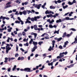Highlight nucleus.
Segmentation results:
<instances>
[{
    "label": "nucleus",
    "mask_w": 77,
    "mask_h": 77,
    "mask_svg": "<svg viewBox=\"0 0 77 77\" xmlns=\"http://www.w3.org/2000/svg\"><path fill=\"white\" fill-rule=\"evenodd\" d=\"M27 11H28V14H30V13H32V12L30 11L27 10Z\"/></svg>",
    "instance_id": "nucleus-44"
},
{
    "label": "nucleus",
    "mask_w": 77,
    "mask_h": 77,
    "mask_svg": "<svg viewBox=\"0 0 77 77\" xmlns=\"http://www.w3.org/2000/svg\"><path fill=\"white\" fill-rule=\"evenodd\" d=\"M68 4H69V5H73V2H71L69 1L68 2Z\"/></svg>",
    "instance_id": "nucleus-26"
},
{
    "label": "nucleus",
    "mask_w": 77,
    "mask_h": 77,
    "mask_svg": "<svg viewBox=\"0 0 77 77\" xmlns=\"http://www.w3.org/2000/svg\"><path fill=\"white\" fill-rule=\"evenodd\" d=\"M47 54H43L42 55V56L43 57H45V56H47Z\"/></svg>",
    "instance_id": "nucleus-60"
},
{
    "label": "nucleus",
    "mask_w": 77,
    "mask_h": 77,
    "mask_svg": "<svg viewBox=\"0 0 77 77\" xmlns=\"http://www.w3.org/2000/svg\"><path fill=\"white\" fill-rule=\"evenodd\" d=\"M75 44H77V40L75 39V41H74Z\"/></svg>",
    "instance_id": "nucleus-58"
},
{
    "label": "nucleus",
    "mask_w": 77,
    "mask_h": 77,
    "mask_svg": "<svg viewBox=\"0 0 77 77\" xmlns=\"http://www.w3.org/2000/svg\"><path fill=\"white\" fill-rule=\"evenodd\" d=\"M0 20H2H2H5V19L6 20H9V17H3V16H2L0 17Z\"/></svg>",
    "instance_id": "nucleus-1"
},
{
    "label": "nucleus",
    "mask_w": 77,
    "mask_h": 77,
    "mask_svg": "<svg viewBox=\"0 0 77 77\" xmlns=\"http://www.w3.org/2000/svg\"><path fill=\"white\" fill-rule=\"evenodd\" d=\"M46 33H48V32H46V33H44L42 35H41V36L42 37H44V36H45V34H46Z\"/></svg>",
    "instance_id": "nucleus-38"
},
{
    "label": "nucleus",
    "mask_w": 77,
    "mask_h": 77,
    "mask_svg": "<svg viewBox=\"0 0 77 77\" xmlns=\"http://www.w3.org/2000/svg\"><path fill=\"white\" fill-rule=\"evenodd\" d=\"M39 72V70H36L35 72H36V74H38V72Z\"/></svg>",
    "instance_id": "nucleus-57"
},
{
    "label": "nucleus",
    "mask_w": 77,
    "mask_h": 77,
    "mask_svg": "<svg viewBox=\"0 0 77 77\" xmlns=\"http://www.w3.org/2000/svg\"><path fill=\"white\" fill-rule=\"evenodd\" d=\"M16 51H18V46H17V45H16Z\"/></svg>",
    "instance_id": "nucleus-29"
},
{
    "label": "nucleus",
    "mask_w": 77,
    "mask_h": 77,
    "mask_svg": "<svg viewBox=\"0 0 77 77\" xmlns=\"http://www.w3.org/2000/svg\"><path fill=\"white\" fill-rule=\"evenodd\" d=\"M49 27L50 28H53V25H52L51 24H50L49 26Z\"/></svg>",
    "instance_id": "nucleus-32"
},
{
    "label": "nucleus",
    "mask_w": 77,
    "mask_h": 77,
    "mask_svg": "<svg viewBox=\"0 0 77 77\" xmlns=\"http://www.w3.org/2000/svg\"><path fill=\"white\" fill-rule=\"evenodd\" d=\"M20 50H21V51H23V52H24V50L23 49V48H20Z\"/></svg>",
    "instance_id": "nucleus-52"
},
{
    "label": "nucleus",
    "mask_w": 77,
    "mask_h": 77,
    "mask_svg": "<svg viewBox=\"0 0 77 77\" xmlns=\"http://www.w3.org/2000/svg\"><path fill=\"white\" fill-rule=\"evenodd\" d=\"M35 20H37V19H39L40 18V17L39 16H38L37 17H35Z\"/></svg>",
    "instance_id": "nucleus-22"
},
{
    "label": "nucleus",
    "mask_w": 77,
    "mask_h": 77,
    "mask_svg": "<svg viewBox=\"0 0 77 77\" xmlns=\"http://www.w3.org/2000/svg\"><path fill=\"white\" fill-rule=\"evenodd\" d=\"M65 36H66V32H65L63 33V35L62 37L63 38H64Z\"/></svg>",
    "instance_id": "nucleus-18"
},
{
    "label": "nucleus",
    "mask_w": 77,
    "mask_h": 77,
    "mask_svg": "<svg viewBox=\"0 0 77 77\" xmlns=\"http://www.w3.org/2000/svg\"><path fill=\"white\" fill-rule=\"evenodd\" d=\"M10 39V37L8 38V39L7 40V42H9V40Z\"/></svg>",
    "instance_id": "nucleus-49"
},
{
    "label": "nucleus",
    "mask_w": 77,
    "mask_h": 77,
    "mask_svg": "<svg viewBox=\"0 0 77 77\" xmlns=\"http://www.w3.org/2000/svg\"><path fill=\"white\" fill-rule=\"evenodd\" d=\"M19 14H20L21 15H23V12H21V11H20L19 12Z\"/></svg>",
    "instance_id": "nucleus-62"
},
{
    "label": "nucleus",
    "mask_w": 77,
    "mask_h": 77,
    "mask_svg": "<svg viewBox=\"0 0 77 77\" xmlns=\"http://www.w3.org/2000/svg\"><path fill=\"white\" fill-rule=\"evenodd\" d=\"M12 3V2H9L8 3H7L6 4V6H8V5H11Z\"/></svg>",
    "instance_id": "nucleus-24"
},
{
    "label": "nucleus",
    "mask_w": 77,
    "mask_h": 77,
    "mask_svg": "<svg viewBox=\"0 0 77 77\" xmlns=\"http://www.w3.org/2000/svg\"><path fill=\"white\" fill-rule=\"evenodd\" d=\"M21 0H17L15 1V2L16 3H18L20 4L21 3Z\"/></svg>",
    "instance_id": "nucleus-9"
},
{
    "label": "nucleus",
    "mask_w": 77,
    "mask_h": 77,
    "mask_svg": "<svg viewBox=\"0 0 77 77\" xmlns=\"http://www.w3.org/2000/svg\"><path fill=\"white\" fill-rule=\"evenodd\" d=\"M34 46L33 48L35 50H36V48H38V47L37 46Z\"/></svg>",
    "instance_id": "nucleus-36"
},
{
    "label": "nucleus",
    "mask_w": 77,
    "mask_h": 77,
    "mask_svg": "<svg viewBox=\"0 0 77 77\" xmlns=\"http://www.w3.org/2000/svg\"><path fill=\"white\" fill-rule=\"evenodd\" d=\"M59 30H60V29H58L57 31L55 30L54 32V34H56V33H57V34H59Z\"/></svg>",
    "instance_id": "nucleus-10"
},
{
    "label": "nucleus",
    "mask_w": 77,
    "mask_h": 77,
    "mask_svg": "<svg viewBox=\"0 0 77 77\" xmlns=\"http://www.w3.org/2000/svg\"><path fill=\"white\" fill-rule=\"evenodd\" d=\"M20 35L22 36V33H19L18 34V36H20Z\"/></svg>",
    "instance_id": "nucleus-43"
},
{
    "label": "nucleus",
    "mask_w": 77,
    "mask_h": 77,
    "mask_svg": "<svg viewBox=\"0 0 77 77\" xmlns=\"http://www.w3.org/2000/svg\"><path fill=\"white\" fill-rule=\"evenodd\" d=\"M24 59V58L22 57L21 58V60H23Z\"/></svg>",
    "instance_id": "nucleus-56"
},
{
    "label": "nucleus",
    "mask_w": 77,
    "mask_h": 77,
    "mask_svg": "<svg viewBox=\"0 0 77 77\" xmlns=\"http://www.w3.org/2000/svg\"><path fill=\"white\" fill-rule=\"evenodd\" d=\"M54 46H53L52 45V48L51 47V46H50V48H51V50H53V48H54Z\"/></svg>",
    "instance_id": "nucleus-28"
},
{
    "label": "nucleus",
    "mask_w": 77,
    "mask_h": 77,
    "mask_svg": "<svg viewBox=\"0 0 77 77\" xmlns=\"http://www.w3.org/2000/svg\"><path fill=\"white\" fill-rule=\"evenodd\" d=\"M75 63H75L74 64H71L69 66H67V68H72V67H73V66H74V65L75 64Z\"/></svg>",
    "instance_id": "nucleus-5"
},
{
    "label": "nucleus",
    "mask_w": 77,
    "mask_h": 77,
    "mask_svg": "<svg viewBox=\"0 0 77 77\" xmlns=\"http://www.w3.org/2000/svg\"><path fill=\"white\" fill-rule=\"evenodd\" d=\"M69 43V42L68 41H66L65 42H64V44H66V45H67V44H68Z\"/></svg>",
    "instance_id": "nucleus-42"
},
{
    "label": "nucleus",
    "mask_w": 77,
    "mask_h": 77,
    "mask_svg": "<svg viewBox=\"0 0 77 77\" xmlns=\"http://www.w3.org/2000/svg\"><path fill=\"white\" fill-rule=\"evenodd\" d=\"M57 2L58 3H61L62 1L60 0H58L57 1Z\"/></svg>",
    "instance_id": "nucleus-59"
},
{
    "label": "nucleus",
    "mask_w": 77,
    "mask_h": 77,
    "mask_svg": "<svg viewBox=\"0 0 77 77\" xmlns=\"http://www.w3.org/2000/svg\"><path fill=\"white\" fill-rule=\"evenodd\" d=\"M58 48H60V49H63L62 46L61 45H60L59 47Z\"/></svg>",
    "instance_id": "nucleus-35"
},
{
    "label": "nucleus",
    "mask_w": 77,
    "mask_h": 77,
    "mask_svg": "<svg viewBox=\"0 0 77 77\" xmlns=\"http://www.w3.org/2000/svg\"><path fill=\"white\" fill-rule=\"evenodd\" d=\"M19 14H19V13H18L17 11H16V13H15V15H18Z\"/></svg>",
    "instance_id": "nucleus-39"
},
{
    "label": "nucleus",
    "mask_w": 77,
    "mask_h": 77,
    "mask_svg": "<svg viewBox=\"0 0 77 77\" xmlns=\"http://www.w3.org/2000/svg\"><path fill=\"white\" fill-rule=\"evenodd\" d=\"M62 39V38L60 37L59 38H58L57 39V42H59V41H61Z\"/></svg>",
    "instance_id": "nucleus-21"
},
{
    "label": "nucleus",
    "mask_w": 77,
    "mask_h": 77,
    "mask_svg": "<svg viewBox=\"0 0 77 77\" xmlns=\"http://www.w3.org/2000/svg\"><path fill=\"white\" fill-rule=\"evenodd\" d=\"M24 45L25 46H27V47L29 46V43L27 42L26 43V44H24Z\"/></svg>",
    "instance_id": "nucleus-30"
},
{
    "label": "nucleus",
    "mask_w": 77,
    "mask_h": 77,
    "mask_svg": "<svg viewBox=\"0 0 77 77\" xmlns=\"http://www.w3.org/2000/svg\"><path fill=\"white\" fill-rule=\"evenodd\" d=\"M19 21H20V22L21 23V24L22 25H23L24 24V22L23 20H19Z\"/></svg>",
    "instance_id": "nucleus-20"
},
{
    "label": "nucleus",
    "mask_w": 77,
    "mask_h": 77,
    "mask_svg": "<svg viewBox=\"0 0 77 77\" xmlns=\"http://www.w3.org/2000/svg\"><path fill=\"white\" fill-rule=\"evenodd\" d=\"M32 35H34V38L36 39V36H37V33H33L32 32Z\"/></svg>",
    "instance_id": "nucleus-6"
},
{
    "label": "nucleus",
    "mask_w": 77,
    "mask_h": 77,
    "mask_svg": "<svg viewBox=\"0 0 77 77\" xmlns=\"http://www.w3.org/2000/svg\"><path fill=\"white\" fill-rule=\"evenodd\" d=\"M30 70H31V69L29 68H26L24 69V71L26 72H30Z\"/></svg>",
    "instance_id": "nucleus-3"
},
{
    "label": "nucleus",
    "mask_w": 77,
    "mask_h": 77,
    "mask_svg": "<svg viewBox=\"0 0 77 77\" xmlns=\"http://www.w3.org/2000/svg\"><path fill=\"white\" fill-rule=\"evenodd\" d=\"M11 69L10 68H8V72H10V71H11Z\"/></svg>",
    "instance_id": "nucleus-51"
},
{
    "label": "nucleus",
    "mask_w": 77,
    "mask_h": 77,
    "mask_svg": "<svg viewBox=\"0 0 77 77\" xmlns=\"http://www.w3.org/2000/svg\"><path fill=\"white\" fill-rule=\"evenodd\" d=\"M71 36V35L70 34L66 35V36L67 38H68L69 37V36Z\"/></svg>",
    "instance_id": "nucleus-34"
},
{
    "label": "nucleus",
    "mask_w": 77,
    "mask_h": 77,
    "mask_svg": "<svg viewBox=\"0 0 77 77\" xmlns=\"http://www.w3.org/2000/svg\"><path fill=\"white\" fill-rule=\"evenodd\" d=\"M11 35H12V36H14H14H15V34H14V33H13V32H12L11 33Z\"/></svg>",
    "instance_id": "nucleus-46"
},
{
    "label": "nucleus",
    "mask_w": 77,
    "mask_h": 77,
    "mask_svg": "<svg viewBox=\"0 0 77 77\" xmlns=\"http://www.w3.org/2000/svg\"><path fill=\"white\" fill-rule=\"evenodd\" d=\"M38 44H39V45H41V44H43V42H39Z\"/></svg>",
    "instance_id": "nucleus-23"
},
{
    "label": "nucleus",
    "mask_w": 77,
    "mask_h": 77,
    "mask_svg": "<svg viewBox=\"0 0 77 77\" xmlns=\"http://www.w3.org/2000/svg\"><path fill=\"white\" fill-rule=\"evenodd\" d=\"M45 39H49V37H48V36H46V37H45Z\"/></svg>",
    "instance_id": "nucleus-54"
},
{
    "label": "nucleus",
    "mask_w": 77,
    "mask_h": 77,
    "mask_svg": "<svg viewBox=\"0 0 77 77\" xmlns=\"http://www.w3.org/2000/svg\"><path fill=\"white\" fill-rule=\"evenodd\" d=\"M23 46V45L21 43L19 44V47H22Z\"/></svg>",
    "instance_id": "nucleus-64"
},
{
    "label": "nucleus",
    "mask_w": 77,
    "mask_h": 77,
    "mask_svg": "<svg viewBox=\"0 0 77 77\" xmlns=\"http://www.w3.org/2000/svg\"><path fill=\"white\" fill-rule=\"evenodd\" d=\"M34 28L35 30H37L38 29V27H37V25H35L34 26Z\"/></svg>",
    "instance_id": "nucleus-12"
},
{
    "label": "nucleus",
    "mask_w": 77,
    "mask_h": 77,
    "mask_svg": "<svg viewBox=\"0 0 77 77\" xmlns=\"http://www.w3.org/2000/svg\"><path fill=\"white\" fill-rule=\"evenodd\" d=\"M66 20H70V18H69V17H67L65 18Z\"/></svg>",
    "instance_id": "nucleus-61"
},
{
    "label": "nucleus",
    "mask_w": 77,
    "mask_h": 77,
    "mask_svg": "<svg viewBox=\"0 0 77 77\" xmlns=\"http://www.w3.org/2000/svg\"><path fill=\"white\" fill-rule=\"evenodd\" d=\"M68 5H66L65 6H63V8L65 9L66 8H68Z\"/></svg>",
    "instance_id": "nucleus-31"
},
{
    "label": "nucleus",
    "mask_w": 77,
    "mask_h": 77,
    "mask_svg": "<svg viewBox=\"0 0 77 77\" xmlns=\"http://www.w3.org/2000/svg\"><path fill=\"white\" fill-rule=\"evenodd\" d=\"M45 68V66H44V65H43L42 66V68H39V70H44V68Z\"/></svg>",
    "instance_id": "nucleus-19"
},
{
    "label": "nucleus",
    "mask_w": 77,
    "mask_h": 77,
    "mask_svg": "<svg viewBox=\"0 0 77 77\" xmlns=\"http://www.w3.org/2000/svg\"><path fill=\"white\" fill-rule=\"evenodd\" d=\"M45 14H49V11H48V10L46 11L45 12Z\"/></svg>",
    "instance_id": "nucleus-37"
},
{
    "label": "nucleus",
    "mask_w": 77,
    "mask_h": 77,
    "mask_svg": "<svg viewBox=\"0 0 77 77\" xmlns=\"http://www.w3.org/2000/svg\"><path fill=\"white\" fill-rule=\"evenodd\" d=\"M22 13H23V14H24V15H25L26 14V11L25 10V11H23Z\"/></svg>",
    "instance_id": "nucleus-33"
},
{
    "label": "nucleus",
    "mask_w": 77,
    "mask_h": 77,
    "mask_svg": "<svg viewBox=\"0 0 77 77\" xmlns=\"http://www.w3.org/2000/svg\"><path fill=\"white\" fill-rule=\"evenodd\" d=\"M17 60H21V57H19L18 58V59H17Z\"/></svg>",
    "instance_id": "nucleus-63"
},
{
    "label": "nucleus",
    "mask_w": 77,
    "mask_h": 77,
    "mask_svg": "<svg viewBox=\"0 0 77 77\" xmlns=\"http://www.w3.org/2000/svg\"><path fill=\"white\" fill-rule=\"evenodd\" d=\"M53 43H51L52 44V46H54V44H55V42H56V41L53 40L52 42Z\"/></svg>",
    "instance_id": "nucleus-17"
},
{
    "label": "nucleus",
    "mask_w": 77,
    "mask_h": 77,
    "mask_svg": "<svg viewBox=\"0 0 77 77\" xmlns=\"http://www.w3.org/2000/svg\"><path fill=\"white\" fill-rule=\"evenodd\" d=\"M39 68V66H36V68H33V71H35L36 70V69H38Z\"/></svg>",
    "instance_id": "nucleus-11"
},
{
    "label": "nucleus",
    "mask_w": 77,
    "mask_h": 77,
    "mask_svg": "<svg viewBox=\"0 0 77 77\" xmlns=\"http://www.w3.org/2000/svg\"><path fill=\"white\" fill-rule=\"evenodd\" d=\"M27 23H31V21H29V20H26L25 22V24H27Z\"/></svg>",
    "instance_id": "nucleus-13"
},
{
    "label": "nucleus",
    "mask_w": 77,
    "mask_h": 77,
    "mask_svg": "<svg viewBox=\"0 0 77 77\" xmlns=\"http://www.w3.org/2000/svg\"><path fill=\"white\" fill-rule=\"evenodd\" d=\"M31 51H32V52H33L35 51V50L33 48L32 49Z\"/></svg>",
    "instance_id": "nucleus-55"
},
{
    "label": "nucleus",
    "mask_w": 77,
    "mask_h": 77,
    "mask_svg": "<svg viewBox=\"0 0 77 77\" xmlns=\"http://www.w3.org/2000/svg\"><path fill=\"white\" fill-rule=\"evenodd\" d=\"M57 59H54V61L53 62H53V63H54V62H56V61H57V60H57Z\"/></svg>",
    "instance_id": "nucleus-45"
},
{
    "label": "nucleus",
    "mask_w": 77,
    "mask_h": 77,
    "mask_svg": "<svg viewBox=\"0 0 77 77\" xmlns=\"http://www.w3.org/2000/svg\"><path fill=\"white\" fill-rule=\"evenodd\" d=\"M53 62H51V63H48V66H53Z\"/></svg>",
    "instance_id": "nucleus-14"
},
{
    "label": "nucleus",
    "mask_w": 77,
    "mask_h": 77,
    "mask_svg": "<svg viewBox=\"0 0 77 77\" xmlns=\"http://www.w3.org/2000/svg\"><path fill=\"white\" fill-rule=\"evenodd\" d=\"M22 35H23V36H24L25 35H26V32H24L23 31L22 32Z\"/></svg>",
    "instance_id": "nucleus-53"
},
{
    "label": "nucleus",
    "mask_w": 77,
    "mask_h": 77,
    "mask_svg": "<svg viewBox=\"0 0 77 77\" xmlns=\"http://www.w3.org/2000/svg\"><path fill=\"white\" fill-rule=\"evenodd\" d=\"M7 49L8 50V51H9L10 50H11V48L8 47L7 48Z\"/></svg>",
    "instance_id": "nucleus-40"
},
{
    "label": "nucleus",
    "mask_w": 77,
    "mask_h": 77,
    "mask_svg": "<svg viewBox=\"0 0 77 77\" xmlns=\"http://www.w3.org/2000/svg\"><path fill=\"white\" fill-rule=\"evenodd\" d=\"M6 54H8V52H9V51L7 49V48H6Z\"/></svg>",
    "instance_id": "nucleus-48"
},
{
    "label": "nucleus",
    "mask_w": 77,
    "mask_h": 77,
    "mask_svg": "<svg viewBox=\"0 0 77 77\" xmlns=\"http://www.w3.org/2000/svg\"><path fill=\"white\" fill-rule=\"evenodd\" d=\"M6 45H7V46H6V48H8V47H9L10 46L9 44H6Z\"/></svg>",
    "instance_id": "nucleus-47"
},
{
    "label": "nucleus",
    "mask_w": 77,
    "mask_h": 77,
    "mask_svg": "<svg viewBox=\"0 0 77 77\" xmlns=\"http://www.w3.org/2000/svg\"><path fill=\"white\" fill-rule=\"evenodd\" d=\"M47 17H48V18H49V17H53V15L50 14L49 15H47Z\"/></svg>",
    "instance_id": "nucleus-25"
},
{
    "label": "nucleus",
    "mask_w": 77,
    "mask_h": 77,
    "mask_svg": "<svg viewBox=\"0 0 77 77\" xmlns=\"http://www.w3.org/2000/svg\"><path fill=\"white\" fill-rule=\"evenodd\" d=\"M26 20H35V17L34 18L32 17L30 18V17H29Z\"/></svg>",
    "instance_id": "nucleus-16"
},
{
    "label": "nucleus",
    "mask_w": 77,
    "mask_h": 77,
    "mask_svg": "<svg viewBox=\"0 0 77 77\" xmlns=\"http://www.w3.org/2000/svg\"><path fill=\"white\" fill-rule=\"evenodd\" d=\"M18 56H19V54H18L17 53L15 55V57H18Z\"/></svg>",
    "instance_id": "nucleus-50"
},
{
    "label": "nucleus",
    "mask_w": 77,
    "mask_h": 77,
    "mask_svg": "<svg viewBox=\"0 0 77 77\" xmlns=\"http://www.w3.org/2000/svg\"><path fill=\"white\" fill-rule=\"evenodd\" d=\"M41 4H40L39 5H38V4L35 5L34 6L35 8H37L38 9H40V7L41 6Z\"/></svg>",
    "instance_id": "nucleus-2"
},
{
    "label": "nucleus",
    "mask_w": 77,
    "mask_h": 77,
    "mask_svg": "<svg viewBox=\"0 0 77 77\" xmlns=\"http://www.w3.org/2000/svg\"><path fill=\"white\" fill-rule=\"evenodd\" d=\"M71 29L72 30V31H74V32L76 31V29H75L74 28H71Z\"/></svg>",
    "instance_id": "nucleus-41"
},
{
    "label": "nucleus",
    "mask_w": 77,
    "mask_h": 77,
    "mask_svg": "<svg viewBox=\"0 0 77 77\" xmlns=\"http://www.w3.org/2000/svg\"><path fill=\"white\" fill-rule=\"evenodd\" d=\"M32 44L34 46H36V45H38V42L35 41L33 42Z\"/></svg>",
    "instance_id": "nucleus-8"
},
{
    "label": "nucleus",
    "mask_w": 77,
    "mask_h": 77,
    "mask_svg": "<svg viewBox=\"0 0 77 77\" xmlns=\"http://www.w3.org/2000/svg\"><path fill=\"white\" fill-rule=\"evenodd\" d=\"M65 20H63L62 21L61 20H57L56 21V22L57 23H60L62 21H65Z\"/></svg>",
    "instance_id": "nucleus-4"
},
{
    "label": "nucleus",
    "mask_w": 77,
    "mask_h": 77,
    "mask_svg": "<svg viewBox=\"0 0 77 77\" xmlns=\"http://www.w3.org/2000/svg\"><path fill=\"white\" fill-rule=\"evenodd\" d=\"M16 67H17V66H16V65H15L14 66L13 68L12 69V71H14L15 69H16Z\"/></svg>",
    "instance_id": "nucleus-15"
},
{
    "label": "nucleus",
    "mask_w": 77,
    "mask_h": 77,
    "mask_svg": "<svg viewBox=\"0 0 77 77\" xmlns=\"http://www.w3.org/2000/svg\"><path fill=\"white\" fill-rule=\"evenodd\" d=\"M54 22V20H52L51 21L50 20V24L53 23Z\"/></svg>",
    "instance_id": "nucleus-27"
},
{
    "label": "nucleus",
    "mask_w": 77,
    "mask_h": 77,
    "mask_svg": "<svg viewBox=\"0 0 77 77\" xmlns=\"http://www.w3.org/2000/svg\"><path fill=\"white\" fill-rule=\"evenodd\" d=\"M15 58L14 57H12V58H10V57H9L8 58V62H11V60H14V59H15Z\"/></svg>",
    "instance_id": "nucleus-7"
}]
</instances>
